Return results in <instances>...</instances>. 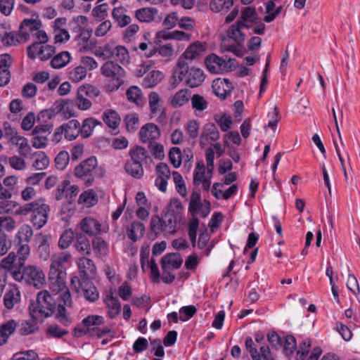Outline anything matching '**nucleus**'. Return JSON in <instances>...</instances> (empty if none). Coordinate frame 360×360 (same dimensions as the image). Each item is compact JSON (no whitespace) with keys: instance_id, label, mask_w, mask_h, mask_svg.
<instances>
[{"instance_id":"1","label":"nucleus","mask_w":360,"mask_h":360,"mask_svg":"<svg viewBox=\"0 0 360 360\" xmlns=\"http://www.w3.org/2000/svg\"><path fill=\"white\" fill-rule=\"evenodd\" d=\"M101 73L108 78L105 88L108 92L117 91L124 84L125 70L117 63L111 60L105 62L101 67Z\"/></svg>"},{"instance_id":"2","label":"nucleus","mask_w":360,"mask_h":360,"mask_svg":"<svg viewBox=\"0 0 360 360\" xmlns=\"http://www.w3.org/2000/svg\"><path fill=\"white\" fill-rule=\"evenodd\" d=\"M53 298L48 290H42L37 294L35 302L30 306V312L32 318L42 319L52 315L56 305Z\"/></svg>"},{"instance_id":"3","label":"nucleus","mask_w":360,"mask_h":360,"mask_svg":"<svg viewBox=\"0 0 360 360\" xmlns=\"http://www.w3.org/2000/svg\"><path fill=\"white\" fill-rule=\"evenodd\" d=\"M13 279L17 282L24 281L37 289L43 288L46 283L44 271L41 268L34 265H27L20 271L16 269L13 273Z\"/></svg>"},{"instance_id":"4","label":"nucleus","mask_w":360,"mask_h":360,"mask_svg":"<svg viewBox=\"0 0 360 360\" xmlns=\"http://www.w3.org/2000/svg\"><path fill=\"white\" fill-rule=\"evenodd\" d=\"M105 170L102 166H98L97 159L91 156L77 165L74 169V175L77 178L90 176L85 182L86 186H91L94 178H103Z\"/></svg>"},{"instance_id":"5","label":"nucleus","mask_w":360,"mask_h":360,"mask_svg":"<svg viewBox=\"0 0 360 360\" xmlns=\"http://www.w3.org/2000/svg\"><path fill=\"white\" fill-rule=\"evenodd\" d=\"M173 77L179 82L185 81L187 85L191 88L200 86L205 79L203 71L197 68L188 69L187 63L179 60L177 68L174 72Z\"/></svg>"},{"instance_id":"6","label":"nucleus","mask_w":360,"mask_h":360,"mask_svg":"<svg viewBox=\"0 0 360 360\" xmlns=\"http://www.w3.org/2000/svg\"><path fill=\"white\" fill-rule=\"evenodd\" d=\"M66 276L67 273H49V288L55 295H58L56 299L61 301L64 305L71 306L72 299L66 285Z\"/></svg>"},{"instance_id":"7","label":"nucleus","mask_w":360,"mask_h":360,"mask_svg":"<svg viewBox=\"0 0 360 360\" xmlns=\"http://www.w3.org/2000/svg\"><path fill=\"white\" fill-rule=\"evenodd\" d=\"M183 222L164 214L162 218L154 215L150 219V230L155 235L162 233L165 236H172L176 232V226Z\"/></svg>"},{"instance_id":"8","label":"nucleus","mask_w":360,"mask_h":360,"mask_svg":"<svg viewBox=\"0 0 360 360\" xmlns=\"http://www.w3.org/2000/svg\"><path fill=\"white\" fill-rule=\"evenodd\" d=\"M99 94L100 91L94 86L89 84L82 85L77 89L75 105L80 110H88L92 106L91 99L96 98Z\"/></svg>"},{"instance_id":"9","label":"nucleus","mask_w":360,"mask_h":360,"mask_svg":"<svg viewBox=\"0 0 360 360\" xmlns=\"http://www.w3.org/2000/svg\"><path fill=\"white\" fill-rule=\"evenodd\" d=\"M207 69L213 74L228 72L235 66L236 60L231 58L219 57L214 53L207 56L205 59Z\"/></svg>"},{"instance_id":"10","label":"nucleus","mask_w":360,"mask_h":360,"mask_svg":"<svg viewBox=\"0 0 360 360\" xmlns=\"http://www.w3.org/2000/svg\"><path fill=\"white\" fill-rule=\"evenodd\" d=\"M212 174L213 169L206 167L203 161L198 162L193 170V184L201 185L205 191H210Z\"/></svg>"},{"instance_id":"11","label":"nucleus","mask_w":360,"mask_h":360,"mask_svg":"<svg viewBox=\"0 0 360 360\" xmlns=\"http://www.w3.org/2000/svg\"><path fill=\"white\" fill-rule=\"evenodd\" d=\"M49 212V205L40 198L31 216V222L33 226L38 229L42 228L47 222Z\"/></svg>"},{"instance_id":"12","label":"nucleus","mask_w":360,"mask_h":360,"mask_svg":"<svg viewBox=\"0 0 360 360\" xmlns=\"http://www.w3.org/2000/svg\"><path fill=\"white\" fill-rule=\"evenodd\" d=\"M71 259V254L67 251L54 253L51 257L49 273H66L65 264Z\"/></svg>"},{"instance_id":"13","label":"nucleus","mask_w":360,"mask_h":360,"mask_svg":"<svg viewBox=\"0 0 360 360\" xmlns=\"http://www.w3.org/2000/svg\"><path fill=\"white\" fill-rule=\"evenodd\" d=\"M104 323V319L99 315H90L82 321V326L86 327L94 335L98 338L105 336L110 332L109 329H101L97 326Z\"/></svg>"},{"instance_id":"14","label":"nucleus","mask_w":360,"mask_h":360,"mask_svg":"<svg viewBox=\"0 0 360 360\" xmlns=\"http://www.w3.org/2000/svg\"><path fill=\"white\" fill-rule=\"evenodd\" d=\"M207 45L205 42L195 41L191 44L181 56L179 60H182L184 63H191L205 53L207 50Z\"/></svg>"},{"instance_id":"15","label":"nucleus","mask_w":360,"mask_h":360,"mask_svg":"<svg viewBox=\"0 0 360 360\" xmlns=\"http://www.w3.org/2000/svg\"><path fill=\"white\" fill-rule=\"evenodd\" d=\"M155 186L159 191L166 192L167 182L172 175L168 165L164 162H160L155 167Z\"/></svg>"},{"instance_id":"16","label":"nucleus","mask_w":360,"mask_h":360,"mask_svg":"<svg viewBox=\"0 0 360 360\" xmlns=\"http://www.w3.org/2000/svg\"><path fill=\"white\" fill-rule=\"evenodd\" d=\"M219 137L220 134L217 126L213 123L206 124L199 136L200 146L205 147L211 142L217 141Z\"/></svg>"},{"instance_id":"17","label":"nucleus","mask_w":360,"mask_h":360,"mask_svg":"<svg viewBox=\"0 0 360 360\" xmlns=\"http://www.w3.org/2000/svg\"><path fill=\"white\" fill-rule=\"evenodd\" d=\"M205 203L207 204V208L203 209V204L202 202L201 195L198 191H193L190 197V201L188 204V212L191 214L192 217L195 216L200 212H202L203 215L206 216L210 212V202L205 200Z\"/></svg>"},{"instance_id":"18","label":"nucleus","mask_w":360,"mask_h":360,"mask_svg":"<svg viewBox=\"0 0 360 360\" xmlns=\"http://www.w3.org/2000/svg\"><path fill=\"white\" fill-rule=\"evenodd\" d=\"M41 27L40 21L32 19H25L19 28V32L24 42L34 37L38 27Z\"/></svg>"},{"instance_id":"19","label":"nucleus","mask_w":360,"mask_h":360,"mask_svg":"<svg viewBox=\"0 0 360 360\" xmlns=\"http://www.w3.org/2000/svg\"><path fill=\"white\" fill-rule=\"evenodd\" d=\"M224 184L222 183H214L211 188V193L217 200H229L231 197L236 195L238 192V186L233 184L226 190H224Z\"/></svg>"},{"instance_id":"20","label":"nucleus","mask_w":360,"mask_h":360,"mask_svg":"<svg viewBox=\"0 0 360 360\" xmlns=\"http://www.w3.org/2000/svg\"><path fill=\"white\" fill-rule=\"evenodd\" d=\"M165 214L183 223L185 222L184 207L180 200L176 198H172L169 200L165 208Z\"/></svg>"},{"instance_id":"21","label":"nucleus","mask_w":360,"mask_h":360,"mask_svg":"<svg viewBox=\"0 0 360 360\" xmlns=\"http://www.w3.org/2000/svg\"><path fill=\"white\" fill-rule=\"evenodd\" d=\"M214 94L221 99H225L231 94L233 86L228 79L217 78L212 82Z\"/></svg>"},{"instance_id":"22","label":"nucleus","mask_w":360,"mask_h":360,"mask_svg":"<svg viewBox=\"0 0 360 360\" xmlns=\"http://www.w3.org/2000/svg\"><path fill=\"white\" fill-rule=\"evenodd\" d=\"M79 226L82 232L89 236H96L107 231L105 229L102 230L101 224L91 217L84 218Z\"/></svg>"},{"instance_id":"23","label":"nucleus","mask_w":360,"mask_h":360,"mask_svg":"<svg viewBox=\"0 0 360 360\" xmlns=\"http://www.w3.org/2000/svg\"><path fill=\"white\" fill-rule=\"evenodd\" d=\"M248 28L238 21L231 25L227 30L226 36L237 45L240 46L245 40L246 33L245 30Z\"/></svg>"},{"instance_id":"24","label":"nucleus","mask_w":360,"mask_h":360,"mask_svg":"<svg viewBox=\"0 0 360 360\" xmlns=\"http://www.w3.org/2000/svg\"><path fill=\"white\" fill-rule=\"evenodd\" d=\"M160 136V129L153 123L146 124L139 131V136L143 143L152 142L157 140Z\"/></svg>"},{"instance_id":"25","label":"nucleus","mask_w":360,"mask_h":360,"mask_svg":"<svg viewBox=\"0 0 360 360\" xmlns=\"http://www.w3.org/2000/svg\"><path fill=\"white\" fill-rule=\"evenodd\" d=\"M77 266L84 280L91 279L96 276V268L91 259L82 257L78 259Z\"/></svg>"},{"instance_id":"26","label":"nucleus","mask_w":360,"mask_h":360,"mask_svg":"<svg viewBox=\"0 0 360 360\" xmlns=\"http://www.w3.org/2000/svg\"><path fill=\"white\" fill-rule=\"evenodd\" d=\"M134 17L140 22L150 23L158 18V10L155 7H143L135 11Z\"/></svg>"},{"instance_id":"27","label":"nucleus","mask_w":360,"mask_h":360,"mask_svg":"<svg viewBox=\"0 0 360 360\" xmlns=\"http://www.w3.org/2000/svg\"><path fill=\"white\" fill-rule=\"evenodd\" d=\"M183 260L178 253H169L165 255L161 261L162 269L165 271H173L179 269Z\"/></svg>"},{"instance_id":"28","label":"nucleus","mask_w":360,"mask_h":360,"mask_svg":"<svg viewBox=\"0 0 360 360\" xmlns=\"http://www.w3.org/2000/svg\"><path fill=\"white\" fill-rule=\"evenodd\" d=\"M20 301V292L16 285H10L4 296V304L6 308L11 309Z\"/></svg>"},{"instance_id":"29","label":"nucleus","mask_w":360,"mask_h":360,"mask_svg":"<svg viewBox=\"0 0 360 360\" xmlns=\"http://www.w3.org/2000/svg\"><path fill=\"white\" fill-rule=\"evenodd\" d=\"M60 126L63 130L64 137L68 141H73L80 135L79 122L77 120H70Z\"/></svg>"},{"instance_id":"30","label":"nucleus","mask_w":360,"mask_h":360,"mask_svg":"<svg viewBox=\"0 0 360 360\" xmlns=\"http://www.w3.org/2000/svg\"><path fill=\"white\" fill-rule=\"evenodd\" d=\"M103 302L108 309V316L110 319H115L120 312L122 307L121 303L117 297H114L112 292H109L106 294Z\"/></svg>"},{"instance_id":"31","label":"nucleus","mask_w":360,"mask_h":360,"mask_svg":"<svg viewBox=\"0 0 360 360\" xmlns=\"http://www.w3.org/2000/svg\"><path fill=\"white\" fill-rule=\"evenodd\" d=\"M191 98V91L187 89H182L176 91L170 97V104L174 108H180L188 103Z\"/></svg>"},{"instance_id":"32","label":"nucleus","mask_w":360,"mask_h":360,"mask_svg":"<svg viewBox=\"0 0 360 360\" xmlns=\"http://www.w3.org/2000/svg\"><path fill=\"white\" fill-rule=\"evenodd\" d=\"M145 231L144 224L140 221H135L127 227V235L129 239L136 242L143 236Z\"/></svg>"},{"instance_id":"33","label":"nucleus","mask_w":360,"mask_h":360,"mask_svg":"<svg viewBox=\"0 0 360 360\" xmlns=\"http://www.w3.org/2000/svg\"><path fill=\"white\" fill-rule=\"evenodd\" d=\"M101 125V122L94 117H87L79 124L80 135L83 139L89 138L93 134L95 127Z\"/></svg>"},{"instance_id":"34","label":"nucleus","mask_w":360,"mask_h":360,"mask_svg":"<svg viewBox=\"0 0 360 360\" xmlns=\"http://www.w3.org/2000/svg\"><path fill=\"white\" fill-rule=\"evenodd\" d=\"M194 113L198 117H201V113L208 107V102L205 97L200 94H193L190 99Z\"/></svg>"},{"instance_id":"35","label":"nucleus","mask_w":360,"mask_h":360,"mask_svg":"<svg viewBox=\"0 0 360 360\" xmlns=\"http://www.w3.org/2000/svg\"><path fill=\"white\" fill-rule=\"evenodd\" d=\"M11 144L18 147V151L20 156L27 158L31 154L32 148L27 139L20 134L11 143Z\"/></svg>"},{"instance_id":"36","label":"nucleus","mask_w":360,"mask_h":360,"mask_svg":"<svg viewBox=\"0 0 360 360\" xmlns=\"http://www.w3.org/2000/svg\"><path fill=\"white\" fill-rule=\"evenodd\" d=\"M16 260L15 253L13 252H10L6 257H4L0 262V269H4L7 271L11 272V277L13 278V273L16 269L20 271L22 269V266H19L18 261L15 264Z\"/></svg>"},{"instance_id":"37","label":"nucleus","mask_w":360,"mask_h":360,"mask_svg":"<svg viewBox=\"0 0 360 360\" xmlns=\"http://www.w3.org/2000/svg\"><path fill=\"white\" fill-rule=\"evenodd\" d=\"M88 18L84 15H77L72 18L70 22V27L73 32L84 33L88 26Z\"/></svg>"},{"instance_id":"38","label":"nucleus","mask_w":360,"mask_h":360,"mask_svg":"<svg viewBox=\"0 0 360 360\" xmlns=\"http://www.w3.org/2000/svg\"><path fill=\"white\" fill-rule=\"evenodd\" d=\"M104 123L110 128L115 129L120 123L118 113L113 110H106L102 115Z\"/></svg>"},{"instance_id":"39","label":"nucleus","mask_w":360,"mask_h":360,"mask_svg":"<svg viewBox=\"0 0 360 360\" xmlns=\"http://www.w3.org/2000/svg\"><path fill=\"white\" fill-rule=\"evenodd\" d=\"M33 235L31 226L28 224H22L18 229L15 238L18 241V244L27 243L30 241Z\"/></svg>"},{"instance_id":"40","label":"nucleus","mask_w":360,"mask_h":360,"mask_svg":"<svg viewBox=\"0 0 360 360\" xmlns=\"http://www.w3.org/2000/svg\"><path fill=\"white\" fill-rule=\"evenodd\" d=\"M256 19L257 13L255 8L248 6L243 11L241 17L238 22H241L243 25L248 28L251 26L252 23L255 22Z\"/></svg>"},{"instance_id":"41","label":"nucleus","mask_w":360,"mask_h":360,"mask_svg":"<svg viewBox=\"0 0 360 360\" xmlns=\"http://www.w3.org/2000/svg\"><path fill=\"white\" fill-rule=\"evenodd\" d=\"M163 78V74L159 70L150 71L143 79L142 85L145 88L156 86Z\"/></svg>"},{"instance_id":"42","label":"nucleus","mask_w":360,"mask_h":360,"mask_svg":"<svg viewBox=\"0 0 360 360\" xmlns=\"http://www.w3.org/2000/svg\"><path fill=\"white\" fill-rule=\"evenodd\" d=\"M70 58L71 56L68 51H62L51 59L50 64L54 69H60L70 62Z\"/></svg>"},{"instance_id":"43","label":"nucleus","mask_w":360,"mask_h":360,"mask_svg":"<svg viewBox=\"0 0 360 360\" xmlns=\"http://www.w3.org/2000/svg\"><path fill=\"white\" fill-rule=\"evenodd\" d=\"M92 249L98 257H103L108 253V243L100 237H96L93 240Z\"/></svg>"},{"instance_id":"44","label":"nucleus","mask_w":360,"mask_h":360,"mask_svg":"<svg viewBox=\"0 0 360 360\" xmlns=\"http://www.w3.org/2000/svg\"><path fill=\"white\" fill-rule=\"evenodd\" d=\"M200 127V122L197 120L192 119L187 121L184 125L186 136L192 140L195 139L199 136Z\"/></svg>"},{"instance_id":"45","label":"nucleus","mask_w":360,"mask_h":360,"mask_svg":"<svg viewBox=\"0 0 360 360\" xmlns=\"http://www.w3.org/2000/svg\"><path fill=\"white\" fill-rule=\"evenodd\" d=\"M98 202V197L93 189H89L82 193L79 197L78 202L84 204L86 207L96 205Z\"/></svg>"},{"instance_id":"46","label":"nucleus","mask_w":360,"mask_h":360,"mask_svg":"<svg viewBox=\"0 0 360 360\" xmlns=\"http://www.w3.org/2000/svg\"><path fill=\"white\" fill-rule=\"evenodd\" d=\"M130 160L133 162L141 163L146 160L148 157L146 150L141 146H135L129 150Z\"/></svg>"},{"instance_id":"47","label":"nucleus","mask_w":360,"mask_h":360,"mask_svg":"<svg viewBox=\"0 0 360 360\" xmlns=\"http://www.w3.org/2000/svg\"><path fill=\"white\" fill-rule=\"evenodd\" d=\"M157 52L162 57H170L174 53V49L170 44H166L159 46L158 49L153 47L148 52L145 53V56L147 58L152 57Z\"/></svg>"},{"instance_id":"48","label":"nucleus","mask_w":360,"mask_h":360,"mask_svg":"<svg viewBox=\"0 0 360 360\" xmlns=\"http://www.w3.org/2000/svg\"><path fill=\"white\" fill-rule=\"evenodd\" d=\"M112 16L120 27H125L131 21V17L124 13L122 7L115 8L112 11Z\"/></svg>"},{"instance_id":"49","label":"nucleus","mask_w":360,"mask_h":360,"mask_svg":"<svg viewBox=\"0 0 360 360\" xmlns=\"http://www.w3.org/2000/svg\"><path fill=\"white\" fill-rule=\"evenodd\" d=\"M236 0H210V6L212 11L226 12L233 5Z\"/></svg>"},{"instance_id":"50","label":"nucleus","mask_w":360,"mask_h":360,"mask_svg":"<svg viewBox=\"0 0 360 360\" xmlns=\"http://www.w3.org/2000/svg\"><path fill=\"white\" fill-rule=\"evenodd\" d=\"M81 290L84 298L89 302H94L99 297V292L92 283L86 282Z\"/></svg>"},{"instance_id":"51","label":"nucleus","mask_w":360,"mask_h":360,"mask_svg":"<svg viewBox=\"0 0 360 360\" xmlns=\"http://www.w3.org/2000/svg\"><path fill=\"white\" fill-rule=\"evenodd\" d=\"M125 170L129 174L136 179H140L143 175V165L129 160L125 164Z\"/></svg>"},{"instance_id":"52","label":"nucleus","mask_w":360,"mask_h":360,"mask_svg":"<svg viewBox=\"0 0 360 360\" xmlns=\"http://www.w3.org/2000/svg\"><path fill=\"white\" fill-rule=\"evenodd\" d=\"M74 236L75 233L72 229L64 230L58 239V248L61 250L68 248L73 241Z\"/></svg>"},{"instance_id":"53","label":"nucleus","mask_w":360,"mask_h":360,"mask_svg":"<svg viewBox=\"0 0 360 360\" xmlns=\"http://www.w3.org/2000/svg\"><path fill=\"white\" fill-rule=\"evenodd\" d=\"M126 96L129 101L140 105L143 103L141 90L136 86H130L126 91Z\"/></svg>"},{"instance_id":"54","label":"nucleus","mask_w":360,"mask_h":360,"mask_svg":"<svg viewBox=\"0 0 360 360\" xmlns=\"http://www.w3.org/2000/svg\"><path fill=\"white\" fill-rule=\"evenodd\" d=\"M34 161L32 167L37 170H42L46 169L49 165V159L44 152L39 151L35 153L34 155Z\"/></svg>"},{"instance_id":"55","label":"nucleus","mask_w":360,"mask_h":360,"mask_svg":"<svg viewBox=\"0 0 360 360\" xmlns=\"http://www.w3.org/2000/svg\"><path fill=\"white\" fill-rule=\"evenodd\" d=\"M56 109L58 112L62 114L65 118L74 117L75 114L69 100H62L56 103Z\"/></svg>"},{"instance_id":"56","label":"nucleus","mask_w":360,"mask_h":360,"mask_svg":"<svg viewBox=\"0 0 360 360\" xmlns=\"http://www.w3.org/2000/svg\"><path fill=\"white\" fill-rule=\"evenodd\" d=\"M86 68L78 65L69 71L68 78L72 82L78 83L86 78Z\"/></svg>"},{"instance_id":"57","label":"nucleus","mask_w":360,"mask_h":360,"mask_svg":"<svg viewBox=\"0 0 360 360\" xmlns=\"http://www.w3.org/2000/svg\"><path fill=\"white\" fill-rule=\"evenodd\" d=\"M173 181L175 185L176 192L183 198H185L187 195V190L186 184L181 174L178 172H173L172 173Z\"/></svg>"},{"instance_id":"58","label":"nucleus","mask_w":360,"mask_h":360,"mask_svg":"<svg viewBox=\"0 0 360 360\" xmlns=\"http://www.w3.org/2000/svg\"><path fill=\"white\" fill-rule=\"evenodd\" d=\"M274 1V0H269L266 3V11L267 15L264 16V20L266 22L273 21L282 10L281 6L275 8L276 6Z\"/></svg>"},{"instance_id":"59","label":"nucleus","mask_w":360,"mask_h":360,"mask_svg":"<svg viewBox=\"0 0 360 360\" xmlns=\"http://www.w3.org/2000/svg\"><path fill=\"white\" fill-rule=\"evenodd\" d=\"M75 247L77 252H79L82 255H89L91 253L90 241L85 236H78L77 238Z\"/></svg>"},{"instance_id":"60","label":"nucleus","mask_w":360,"mask_h":360,"mask_svg":"<svg viewBox=\"0 0 360 360\" xmlns=\"http://www.w3.org/2000/svg\"><path fill=\"white\" fill-rule=\"evenodd\" d=\"M18 245L17 254H15L16 258L19 266H23L30 254V247L27 243H20Z\"/></svg>"},{"instance_id":"61","label":"nucleus","mask_w":360,"mask_h":360,"mask_svg":"<svg viewBox=\"0 0 360 360\" xmlns=\"http://www.w3.org/2000/svg\"><path fill=\"white\" fill-rule=\"evenodd\" d=\"M112 58L122 64L129 62V55L127 49L123 46H116L114 49Z\"/></svg>"},{"instance_id":"62","label":"nucleus","mask_w":360,"mask_h":360,"mask_svg":"<svg viewBox=\"0 0 360 360\" xmlns=\"http://www.w3.org/2000/svg\"><path fill=\"white\" fill-rule=\"evenodd\" d=\"M214 120L223 131H227L231 128L232 119L231 117L227 114L216 115L214 116Z\"/></svg>"},{"instance_id":"63","label":"nucleus","mask_w":360,"mask_h":360,"mask_svg":"<svg viewBox=\"0 0 360 360\" xmlns=\"http://www.w3.org/2000/svg\"><path fill=\"white\" fill-rule=\"evenodd\" d=\"M56 319L63 326H68L72 323L70 317L67 314L66 308L63 304H59L56 313Z\"/></svg>"},{"instance_id":"64","label":"nucleus","mask_w":360,"mask_h":360,"mask_svg":"<svg viewBox=\"0 0 360 360\" xmlns=\"http://www.w3.org/2000/svg\"><path fill=\"white\" fill-rule=\"evenodd\" d=\"M269 122L264 128H270L274 132L276 129L278 122L280 120L279 110L277 107L274 108L271 111L268 112Z\"/></svg>"}]
</instances>
